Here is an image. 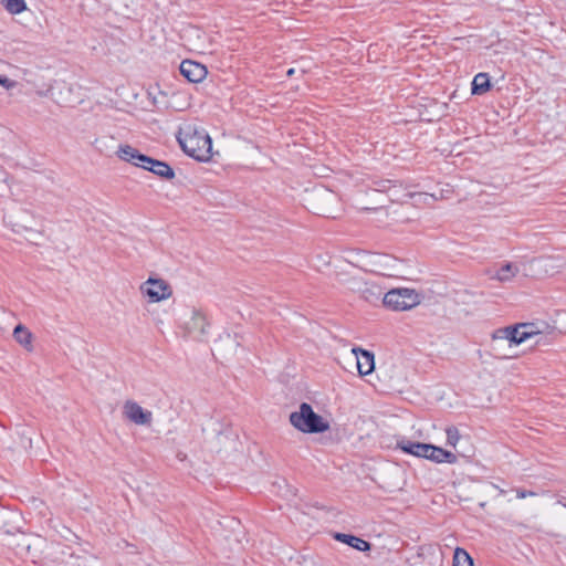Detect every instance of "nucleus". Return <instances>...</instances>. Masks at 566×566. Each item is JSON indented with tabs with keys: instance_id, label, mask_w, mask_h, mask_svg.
Here are the masks:
<instances>
[{
	"instance_id": "5",
	"label": "nucleus",
	"mask_w": 566,
	"mask_h": 566,
	"mask_svg": "<svg viewBox=\"0 0 566 566\" xmlns=\"http://www.w3.org/2000/svg\"><path fill=\"white\" fill-rule=\"evenodd\" d=\"M139 289L142 294L147 296L151 303L168 300L172 295L170 284L163 279L149 277L140 285Z\"/></svg>"
},
{
	"instance_id": "20",
	"label": "nucleus",
	"mask_w": 566,
	"mask_h": 566,
	"mask_svg": "<svg viewBox=\"0 0 566 566\" xmlns=\"http://www.w3.org/2000/svg\"><path fill=\"white\" fill-rule=\"evenodd\" d=\"M453 566H473V559L465 549L457 547L453 555Z\"/></svg>"
},
{
	"instance_id": "25",
	"label": "nucleus",
	"mask_w": 566,
	"mask_h": 566,
	"mask_svg": "<svg viewBox=\"0 0 566 566\" xmlns=\"http://www.w3.org/2000/svg\"><path fill=\"white\" fill-rule=\"evenodd\" d=\"M375 189L377 191H389L392 187V181L391 180H380V181H377L375 182Z\"/></svg>"
},
{
	"instance_id": "22",
	"label": "nucleus",
	"mask_w": 566,
	"mask_h": 566,
	"mask_svg": "<svg viewBox=\"0 0 566 566\" xmlns=\"http://www.w3.org/2000/svg\"><path fill=\"white\" fill-rule=\"evenodd\" d=\"M447 444L455 447L460 440V432L455 427H448L446 429Z\"/></svg>"
},
{
	"instance_id": "4",
	"label": "nucleus",
	"mask_w": 566,
	"mask_h": 566,
	"mask_svg": "<svg viewBox=\"0 0 566 566\" xmlns=\"http://www.w3.org/2000/svg\"><path fill=\"white\" fill-rule=\"evenodd\" d=\"M382 303L392 311H408L420 303V295L411 289H394L384 295Z\"/></svg>"
},
{
	"instance_id": "3",
	"label": "nucleus",
	"mask_w": 566,
	"mask_h": 566,
	"mask_svg": "<svg viewBox=\"0 0 566 566\" xmlns=\"http://www.w3.org/2000/svg\"><path fill=\"white\" fill-rule=\"evenodd\" d=\"M289 420L296 430L303 433H323L329 429L328 421L316 413L307 402H302L298 410L291 412Z\"/></svg>"
},
{
	"instance_id": "15",
	"label": "nucleus",
	"mask_w": 566,
	"mask_h": 566,
	"mask_svg": "<svg viewBox=\"0 0 566 566\" xmlns=\"http://www.w3.org/2000/svg\"><path fill=\"white\" fill-rule=\"evenodd\" d=\"M379 266V272L385 276H399L400 262L391 255H379L376 262Z\"/></svg>"
},
{
	"instance_id": "1",
	"label": "nucleus",
	"mask_w": 566,
	"mask_h": 566,
	"mask_svg": "<svg viewBox=\"0 0 566 566\" xmlns=\"http://www.w3.org/2000/svg\"><path fill=\"white\" fill-rule=\"evenodd\" d=\"M182 150L190 157L208 161L212 157V142L203 128L195 124H184L177 135Z\"/></svg>"
},
{
	"instance_id": "28",
	"label": "nucleus",
	"mask_w": 566,
	"mask_h": 566,
	"mask_svg": "<svg viewBox=\"0 0 566 566\" xmlns=\"http://www.w3.org/2000/svg\"><path fill=\"white\" fill-rule=\"evenodd\" d=\"M294 72H295V71H294V69H290V70L287 71V75H289V76H291V75H293V74H294Z\"/></svg>"
},
{
	"instance_id": "6",
	"label": "nucleus",
	"mask_w": 566,
	"mask_h": 566,
	"mask_svg": "<svg viewBox=\"0 0 566 566\" xmlns=\"http://www.w3.org/2000/svg\"><path fill=\"white\" fill-rule=\"evenodd\" d=\"M311 200L317 213L328 216L333 212L337 202V195L326 188L318 187L312 191Z\"/></svg>"
},
{
	"instance_id": "16",
	"label": "nucleus",
	"mask_w": 566,
	"mask_h": 566,
	"mask_svg": "<svg viewBox=\"0 0 566 566\" xmlns=\"http://www.w3.org/2000/svg\"><path fill=\"white\" fill-rule=\"evenodd\" d=\"M334 538L340 543H344L359 552H367L370 549V543L357 537L352 534H345V533H335Z\"/></svg>"
},
{
	"instance_id": "2",
	"label": "nucleus",
	"mask_w": 566,
	"mask_h": 566,
	"mask_svg": "<svg viewBox=\"0 0 566 566\" xmlns=\"http://www.w3.org/2000/svg\"><path fill=\"white\" fill-rule=\"evenodd\" d=\"M397 447L406 453L423 458L436 463L453 464L458 461L454 453L430 443L413 442L401 438L397 441Z\"/></svg>"
},
{
	"instance_id": "17",
	"label": "nucleus",
	"mask_w": 566,
	"mask_h": 566,
	"mask_svg": "<svg viewBox=\"0 0 566 566\" xmlns=\"http://www.w3.org/2000/svg\"><path fill=\"white\" fill-rule=\"evenodd\" d=\"M13 338L28 352L33 350V334L27 326L18 324L13 329Z\"/></svg>"
},
{
	"instance_id": "26",
	"label": "nucleus",
	"mask_w": 566,
	"mask_h": 566,
	"mask_svg": "<svg viewBox=\"0 0 566 566\" xmlns=\"http://www.w3.org/2000/svg\"><path fill=\"white\" fill-rule=\"evenodd\" d=\"M534 495H536V493L533 491L517 490V492H516V496L518 499H525L527 496H534Z\"/></svg>"
},
{
	"instance_id": "21",
	"label": "nucleus",
	"mask_w": 566,
	"mask_h": 566,
	"mask_svg": "<svg viewBox=\"0 0 566 566\" xmlns=\"http://www.w3.org/2000/svg\"><path fill=\"white\" fill-rule=\"evenodd\" d=\"M363 294L367 301H371L373 298L378 300L382 292L376 284H366V289L363 291Z\"/></svg>"
},
{
	"instance_id": "24",
	"label": "nucleus",
	"mask_w": 566,
	"mask_h": 566,
	"mask_svg": "<svg viewBox=\"0 0 566 566\" xmlns=\"http://www.w3.org/2000/svg\"><path fill=\"white\" fill-rule=\"evenodd\" d=\"M0 85L6 90V91H11L13 88L17 87L18 85V82L14 81V80H11L9 78L8 76L3 75V74H0Z\"/></svg>"
},
{
	"instance_id": "13",
	"label": "nucleus",
	"mask_w": 566,
	"mask_h": 566,
	"mask_svg": "<svg viewBox=\"0 0 566 566\" xmlns=\"http://www.w3.org/2000/svg\"><path fill=\"white\" fill-rule=\"evenodd\" d=\"M520 272L517 264L506 262L502 264L497 270L490 272V279L499 281L501 283L511 282Z\"/></svg>"
},
{
	"instance_id": "7",
	"label": "nucleus",
	"mask_w": 566,
	"mask_h": 566,
	"mask_svg": "<svg viewBox=\"0 0 566 566\" xmlns=\"http://www.w3.org/2000/svg\"><path fill=\"white\" fill-rule=\"evenodd\" d=\"M527 332L522 329L520 324L515 326H507L504 328H500L493 334V342L497 345L503 342H507L509 346H516L528 339Z\"/></svg>"
},
{
	"instance_id": "19",
	"label": "nucleus",
	"mask_w": 566,
	"mask_h": 566,
	"mask_svg": "<svg viewBox=\"0 0 566 566\" xmlns=\"http://www.w3.org/2000/svg\"><path fill=\"white\" fill-rule=\"evenodd\" d=\"M0 3L11 14H19L27 10L24 0H0Z\"/></svg>"
},
{
	"instance_id": "12",
	"label": "nucleus",
	"mask_w": 566,
	"mask_h": 566,
	"mask_svg": "<svg viewBox=\"0 0 566 566\" xmlns=\"http://www.w3.org/2000/svg\"><path fill=\"white\" fill-rule=\"evenodd\" d=\"M180 73L192 83L201 82L207 75V69L205 65L191 61L185 60L180 64Z\"/></svg>"
},
{
	"instance_id": "9",
	"label": "nucleus",
	"mask_w": 566,
	"mask_h": 566,
	"mask_svg": "<svg viewBox=\"0 0 566 566\" xmlns=\"http://www.w3.org/2000/svg\"><path fill=\"white\" fill-rule=\"evenodd\" d=\"M124 417L138 426H149L153 420V413L142 408L137 402L127 400L123 407Z\"/></svg>"
},
{
	"instance_id": "8",
	"label": "nucleus",
	"mask_w": 566,
	"mask_h": 566,
	"mask_svg": "<svg viewBox=\"0 0 566 566\" xmlns=\"http://www.w3.org/2000/svg\"><path fill=\"white\" fill-rule=\"evenodd\" d=\"M209 323L206 315L197 308L191 312V317L185 323V333L197 339H202L207 335Z\"/></svg>"
},
{
	"instance_id": "18",
	"label": "nucleus",
	"mask_w": 566,
	"mask_h": 566,
	"mask_svg": "<svg viewBox=\"0 0 566 566\" xmlns=\"http://www.w3.org/2000/svg\"><path fill=\"white\" fill-rule=\"evenodd\" d=\"M491 87L490 77L486 73H479L474 76L472 81V93L473 94H484Z\"/></svg>"
},
{
	"instance_id": "11",
	"label": "nucleus",
	"mask_w": 566,
	"mask_h": 566,
	"mask_svg": "<svg viewBox=\"0 0 566 566\" xmlns=\"http://www.w3.org/2000/svg\"><path fill=\"white\" fill-rule=\"evenodd\" d=\"M116 155L120 160L143 169H145L146 161L148 160V156L139 153L138 149L127 144L119 145Z\"/></svg>"
},
{
	"instance_id": "14",
	"label": "nucleus",
	"mask_w": 566,
	"mask_h": 566,
	"mask_svg": "<svg viewBox=\"0 0 566 566\" xmlns=\"http://www.w3.org/2000/svg\"><path fill=\"white\" fill-rule=\"evenodd\" d=\"M145 170L151 171L156 176L167 180L175 178V171L167 163L154 159L151 157H148Z\"/></svg>"
},
{
	"instance_id": "27",
	"label": "nucleus",
	"mask_w": 566,
	"mask_h": 566,
	"mask_svg": "<svg viewBox=\"0 0 566 566\" xmlns=\"http://www.w3.org/2000/svg\"><path fill=\"white\" fill-rule=\"evenodd\" d=\"M7 177H8L7 172H6V171H3V170L0 168V179H1V180H3V181H7Z\"/></svg>"
},
{
	"instance_id": "10",
	"label": "nucleus",
	"mask_w": 566,
	"mask_h": 566,
	"mask_svg": "<svg viewBox=\"0 0 566 566\" xmlns=\"http://www.w3.org/2000/svg\"><path fill=\"white\" fill-rule=\"evenodd\" d=\"M352 354L356 358L357 370L360 376L369 375L375 369V355L361 347H354Z\"/></svg>"
},
{
	"instance_id": "23",
	"label": "nucleus",
	"mask_w": 566,
	"mask_h": 566,
	"mask_svg": "<svg viewBox=\"0 0 566 566\" xmlns=\"http://www.w3.org/2000/svg\"><path fill=\"white\" fill-rule=\"evenodd\" d=\"M522 329L526 331L528 339L543 334V331L534 323H520Z\"/></svg>"
}]
</instances>
